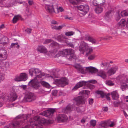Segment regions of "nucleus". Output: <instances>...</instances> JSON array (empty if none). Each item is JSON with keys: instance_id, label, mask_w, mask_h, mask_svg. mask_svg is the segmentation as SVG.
I'll list each match as a JSON object with an SVG mask.
<instances>
[{"instance_id": "1", "label": "nucleus", "mask_w": 128, "mask_h": 128, "mask_svg": "<svg viewBox=\"0 0 128 128\" xmlns=\"http://www.w3.org/2000/svg\"><path fill=\"white\" fill-rule=\"evenodd\" d=\"M62 54L66 56L70 60L73 59H76V57L74 54V50L70 49H67L60 52Z\"/></svg>"}, {"instance_id": "2", "label": "nucleus", "mask_w": 128, "mask_h": 128, "mask_svg": "<svg viewBox=\"0 0 128 128\" xmlns=\"http://www.w3.org/2000/svg\"><path fill=\"white\" fill-rule=\"evenodd\" d=\"M116 80L122 82L121 88L122 90H124L126 88L128 87V78L126 77L119 76L116 78Z\"/></svg>"}, {"instance_id": "3", "label": "nucleus", "mask_w": 128, "mask_h": 128, "mask_svg": "<svg viewBox=\"0 0 128 128\" xmlns=\"http://www.w3.org/2000/svg\"><path fill=\"white\" fill-rule=\"evenodd\" d=\"M22 122L21 121H15L14 120L12 123L8 125L4 126V128H17L18 126L22 125Z\"/></svg>"}, {"instance_id": "4", "label": "nucleus", "mask_w": 128, "mask_h": 128, "mask_svg": "<svg viewBox=\"0 0 128 128\" xmlns=\"http://www.w3.org/2000/svg\"><path fill=\"white\" fill-rule=\"evenodd\" d=\"M46 122L47 121L44 118H40L39 122H38V124L37 123H34V122H30V123H32L33 128H42V124H45Z\"/></svg>"}, {"instance_id": "5", "label": "nucleus", "mask_w": 128, "mask_h": 128, "mask_svg": "<svg viewBox=\"0 0 128 128\" xmlns=\"http://www.w3.org/2000/svg\"><path fill=\"white\" fill-rule=\"evenodd\" d=\"M78 9L81 11V13L83 15H85L89 11V6L87 5H81L78 6Z\"/></svg>"}, {"instance_id": "6", "label": "nucleus", "mask_w": 128, "mask_h": 128, "mask_svg": "<svg viewBox=\"0 0 128 128\" xmlns=\"http://www.w3.org/2000/svg\"><path fill=\"white\" fill-rule=\"evenodd\" d=\"M29 86H31L34 89L36 90L40 86V84L36 80V78L31 80L29 82Z\"/></svg>"}, {"instance_id": "7", "label": "nucleus", "mask_w": 128, "mask_h": 128, "mask_svg": "<svg viewBox=\"0 0 128 128\" xmlns=\"http://www.w3.org/2000/svg\"><path fill=\"white\" fill-rule=\"evenodd\" d=\"M78 40L74 38L72 40L67 39L65 40V42L69 46L74 48L75 44H78L77 42Z\"/></svg>"}, {"instance_id": "8", "label": "nucleus", "mask_w": 128, "mask_h": 128, "mask_svg": "<svg viewBox=\"0 0 128 128\" xmlns=\"http://www.w3.org/2000/svg\"><path fill=\"white\" fill-rule=\"evenodd\" d=\"M45 9L48 12H49L50 13H52L53 12H54V9H56L57 10L58 8V5L54 3L50 6L49 5H47L46 6Z\"/></svg>"}, {"instance_id": "9", "label": "nucleus", "mask_w": 128, "mask_h": 128, "mask_svg": "<svg viewBox=\"0 0 128 128\" xmlns=\"http://www.w3.org/2000/svg\"><path fill=\"white\" fill-rule=\"evenodd\" d=\"M55 82L57 84L61 85V86L62 87H64L68 84L66 79L64 77L61 78V79H56L55 80Z\"/></svg>"}, {"instance_id": "10", "label": "nucleus", "mask_w": 128, "mask_h": 128, "mask_svg": "<svg viewBox=\"0 0 128 128\" xmlns=\"http://www.w3.org/2000/svg\"><path fill=\"white\" fill-rule=\"evenodd\" d=\"M110 122V120H103L99 123L98 128H107Z\"/></svg>"}, {"instance_id": "11", "label": "nucleus", "mask_w": 128, "mask_h": 128, "mask_svg": "<svg viewBox=\"0 0 128 128\" xmlns=\"http://www.w3.org/2000/svg\"><path fill=\"white\" fill-rule=\"evenodd\" d=\"M35 99L36 96L34 94L31 92H29L26 96L24 100L26 101L30 102Z\"/></svg>"}, {"instance_id": "12", "label": "nucleus", "mask_w": 128, "mask_h": 128, "mask_svg": "<svg viewBox=\"0 0 128 128\" xmlns=\"http://www.w3.org/2000/svg\"><path fill=\"white\" fill-rule=\"evenodd\" d=\"M43 109H42V110H40L38 109H34L33 110H28V111L34 112H40L41 111H43L42 112H47V111H48V112H55L57 111L56 108H48L46 109V110L44 111H43Z\"/></svg>"}, {"instance_id": "13", "label": "nucleus", "mask_w": 128, "mask_h": 128, "mask_svg": "<svg viewBox=\"0 0 128 128\" xmlns=\"http://www.w3.org/2000/svg\"><path fill=\"white\" fill-rule=\"evenodd\" d=\"M26 74L24 73H21L20 76H16L14 80L16 81H25L27 79Z\"/></svg>"}, {"instance_id": "14", "label": "nucleus", "mask_w": 128, "mask_h": 128, "mask_svg": "<svg viewBox=\"0 0 128 128\" xmlns=\"http://www.w3.org/2000/svg\"><path fill=\"white\" fill-rule=\"evenodd\" d=\"M118 66H115L108 70L106 73L108 76H111L115 74L118 70Z\"/></svg>"}, {"instance_id": "15", "label": "nucleus", "mask_w": 128, "mask_h": 128, "mask_svg": "<svg viewBox=\"0 0 128 128\" xmlns=\"http://www.w3.org/2000/svg\"><path fill=\"white\" fill-rule=\"evenodd\" d=\"M18 98V96L16 92H11L8 96V99L10 101L13 102L15 100Z\"/></svg>"}, {"instance_id": "16", "label": "nucleus", "mask_w": 128, "mask_h": 128, "mask_svg": "<svg viewBox=\"0 0 128 128\" xmlns=\"http://www.w3.org/2000/svg\"><path fill=\"white\" fill-rule=\"evenodd\" d=\"M88 45L87 43L83 41L82 42L80 46L79 50L83 53L88 49Z\"/></svg>"}, {"instance_id": "17", "label": "nucleus", "mask_w": 128, "mask_h": 128, "mask_svg": "<svg viewBox=\"0 0 128 128\" xmlns=\"http://www.w3.org/2000/svg\"><path fill=\"white\" fill-rule=\"evenodd\" d=\"M52 75H50L48 74H45L44 73H43L40 74L39 75H37L36 77L37 78H42V76H44L45 77H50L52 78H57L58 77V76L56 75L55 73H53Z\"/></svg>"}, {"instance_id": "18", "label": "nucleus", "mask_w": 128, "mask_h": 128, "mask_svg": "<svg viewBox=\"0 0 128 128\" xmlns=\"http://www.w3.org/2000/svg\"><path fill=\"white\" fill-rule=\"evenodd\" d=\"M67 116L64 114H59L57 117L58 120L59 122H63L68 119Z\"/></svg>"}, {"instance_id": "19", "label": "nucleus", "mask_w": 128, "mask_h": 128, "mask_svg": "<svg viewBox=\"0 0 128 128\" xmlns=\"http://www.w3.org/2000/svg\"><path fill=\"white\" fill-rule=\"evenodd\" d=\"M86 82L84 81L80 82L78 83L72 89V90L73 91H75L77 90L79 88L82 87L84 85Z\"/></svg>"}, {"instance_id": "20", "label": "nucleus", "mask_w": 128, "mask_h": 128, "mask_svg": "<svg viewBox=\"0 0 128 128\" xmlns=\"http://www.w3.org/2000/svg\"><path fill=\"white\" fill-rule=\"evenodd\" d=\"M85 70L91 73L92 74L98 72V69L95 68L92 66L86 67Z\"/></svg>"}, {"instance_id": "21", "label": "nucleus", "mask_w": 128, "mask_h": 128, "mask_svg": "<svg viewBox=\"0 0 128 128\" xmlns=\"http://www.w3.org/2000/svg\"><path fill=\"white\" fill-rule=\"evenodd\" d=\"M74 100L76 101V103L77 105H79L80 104L82 103L84 100V97L82 96H78L77 98H75Z\"/></svg>"}, {"instance_id": "22", "label": "nucleus", "mask_w": 128, "mask_h": 128, "mask_svg": "<svg viewBox=\"0 0 128 128\" xmlns=\"http://www.w3.org/2000/svg\"><path fill=\"white\" fill-rule=\"evenodd\" d=\"M2 52L0 53V61L2 62L3 60H5L7 57L6 51L5 50L2 51Z\"/></svg>"}, {"instance_id": "23", "label": "nucleus", "mask_w": 128, "mask_h": 128, "mask_svg": "<svg viewBox=\"0 0 128 128\" xmlns=\"http://www.w3.org/2000/svg\"><path fill=\"white\" fill-rule=\"evenodd\" d=\"M105 2L104 0H94L92 4L95 6H96L98 4L103 5Z\"/></svg>"}, {"instance_id": "24", "label": "nucleus", "mask_w": 128, "mask_h": 128, "mask_svg": "<svg viewBox=\"0 0 128 128\" xmlns=\"http://www.w3.org/2000/svg\"><path fill=\"white\" fill-rule=\"evenodd\" d=\"M16 2H19L16 0H8L6 4V6L7 7L11 6Z\"/></svg>"}, {"instance_id": "25", "label": "nucleus", "mask_w": 128, "mask_h": 128, "mask_svg": "<svg viewBox=\"0 0 128 128\" xmlns=\"http://www.w3.org/2000/svg\"><path fill=\"white\" fill-rule=\"evenodd\" d=\"M96 93L98 95H100V96L102 98H104V96H105L106 98L108 100H110V97L106 95L103 92L101 91L98 90L96 91Z\"/></svg>"}, {"instance_id": "26", "label": "nucleus", "mask_w": 128, "mask_h": 128, "mask_svg": "<svg viewBox=\"0 0 128 128\" xmlns=\"http://www.w3.org/2000/svg\"><path fill=\"white\" fill-rule=\"evenodd\" d=\"M97 75L105 80L106 79L107 76L106 72L102 70H100L98 72Z\"/></svg>"}, {"instance_id": "27", "label": "nucleus", "mask_w": 128, "mask_h": 128, "mask_svg": "<svg viewBox=\"0 0 128 128\" xmlns=\"http://www.w3.org/2000/svg\"><path fill=\"white\" fill-rule=\"evenodd\" d=\"M36 50L42 53L46 52L47 51L46 48L43 46H38Z\"/></svg>"}, {"instance_id": "28", "label": "nucleus", "mask_w": 128, "mask_h": 128, "mask_svg": "<svg viewBox=\"0 0 128 128\" xmlns=\"http://www.w3.org/2000/svg\"><path fill=\"white\" fill-rule=\"evenodd\" d=\"M10 64L8 62H0V66L5 68L6 70L8 68Z\"/></svg>"}, {"instance_id": "29", "label": "nucleus", "mask_w": 128, "mask_h": 128, "mask_svg": "<svg viewBox=\"0 0 128 128\" xmlns=\"http://www.w3.org/2000/svg\"><path fill=\"white\" fill-rule=\"evenodd\" d=\"M72 109V106L70 104H69L66 107L62 109V112H71Z\"/></svg>"}, {"instance_id": "30", "label": "nucleus", "mask_w": 128, "mask_h": 128, "mask_svg": "<svg viewBox=\"0 0 128 128\" xmlns=\"http://www.w3.org/2000/svg\"><path fill=\"white\" fill-rule=\"evenodd\" d=\"M54 113V112H41L40 114L50 118L52 117Z\"/></svg>"}, {"instance_id": "31", "label": "nucleus", "mask_w": 128, "mask_h": 128, "mask_svg": "<svg viewBox=\"0 0 128 128\" xmlns=\"http://www.w3.org/2000/svg\"><path fill=\"white\" fill-rule=\"evenodd\" d=\"M100 5L99 6L95 8L94 11L97 14H99L101 13L103 10L102 6Z\"/></svg>"}, {"instance_id": "32", "label": "nucleus", "mask_w": 128, "mask_h": 128, "mask_svg": "<svg viewBox=\"0 0 128 128\" xmlns=\"http://www.w3.org/2000/svg\"><path fill=\"white\" fill-rule=\"evenodd\" d=\"M111 95L112 98L114 100H117L118 98L119 95L116 91L112 92Z\"/></svg>"}, {"instance_id": "33", "label": "nucleus", "mask_w": 128, "mask_h": 128, "mask_svg": "<svg viewBox=\"0 0 128 128\" xmlns=\"http://www.w3.org/2000/svg\"><path fill=\"white\" fill-rule=\"evenodd\" d=\"M111 11L109 10L106 13L104 17L106 20H108L110 19L111 16Z\"/></svg>"}, {"instance_id": "34", "label": "nucleus", "mask_w": 128, "mask_h": 128, "mask_svg": "<svg viewBox=\"0 0 128 128\" xmlns=\"http://www.w3.org/2000/svg\"><path fill=\"white\" fill-rule=\"evenodd\" d=\"M86 82V84H85L84 85V86H86V88H89L91 90L94 88V87L93 85L90 84H86V83H87L88 82Z\"/></svg>"}, {"instance_id": "35", "label": "nucleus", "mask_w": 128, "mask_h": 128, "mask_svg": "<svg viewBox=\"0 0 128 128\" xmlns=\"http://www.w3.org/2000/svg\"><path fill=\"white\" fill-rule=\"evenodd\" d=\"M126 22L124 19H122L120 22L118 23L119 26H121V27H123L125 26L126 24Z\"/></svg>"}, {"instance_id": "36", "label": "nucleus", "mask_w": 128, "mask_h": 128, "mask_svg": "<svg viewBox=\"0 0 128 128\" xmlns=\"http://www.w3.org/2000/svg\"><path fill=\"white\" fill-rule=\"evenodd\" d=\"M120 14L122 17L128 16V11L126 10L123 11L121 12Z\"/></svg>"}, {"instance_id": "37", "label": "nucleus", "mask_w": 128, "mask_h": 128, "mask_svg": "<svg viewBox=\"0 0 128 128\" xmlns=\"http://www.w3.org/2000/svg\"><path fill=\"white\" fill-rule=\"evenodd\" d=\"M41 84L47 88H49L50 86V84L47 82L44 81H41L40 82Z\"/></svg>"}, {"instance_id": "38", "label": "nucleus", "mask_w": 128, "mask_h": 128, "mask_svg": "<svg viewBox=\"0 0 128 128\" xmlns=\"http://www.w3.org/2000/svg\"><path fill=\"white\" fill-rule=\"evenodd\" d=\"M52 42L50 44V47L51 48H54L56 46H58V43L56 42L52 41Z\"/></svg>"}, {"instance_id": "39", "label": "nucleus", "mask_w": 128, "mask_h": 128, "mask_svg": "<svg viewBox=\"0 0 128 128\" xmlns=\"http://www.w3.org/2000/svg\"><path fill=\"white\" fill-rule=\"evenodd\" d=\"M90 93V92L87 90H84L80 92V94H81L82 96L84 94H86L87 95H88Z\"/></svg>"}, {"instance_id": "40", "label": "nucleus", "mask_w": 128, "mask_h": 128, "mask_svg": "<svg viewBox=\"0 0 128 128\" xmlns=\"http://www.w3.org/2000/svg\"><path fill=\"white\" fill-rule=\"evenodd\" d=\"M88 40L93 44H95L96 42V40H95L90 37H88Z\"/></svg>"}, {"instance_id": "41", "label": "nucleus", "mask_w": 128, "mask_h": 128, "mask_svg": "<svg viewBox=\"0 0 128 128\" xmlns=\"http://www.w3.org/2000/svg\"><path fill=\"white\" fill-rule=\"evenodd\" d=\"M11 48L12 47H16L17 48H18L20 47L19 45L18 44V43L16 42V43H12L10 46Z\"/></svg>"}, {"instance_id": "42", "label": "nucleus", "mask_w": 128, "mask_h": 128, "mask_svg": "<svg viewBox=\"0 0 128 128\" xmlns=\"http://www.w3.org/2000/svg\"><path fill=\"white\" fill-rule=\"evenodd\" d=\"M29 73L30 75L32 76L34 74H35L34 69L31 68L29 70Z\"/></svg>"}, {"instance_id": "43", "label": "nucleus", "mask_w": 128, "mask_h": 128, "mask_svg": "<svg viewBox=\"0 0 128 128\" xmlns=\"http://www.w3.org/2000/svg\"><path fill=\"white\" fill-rule=\"evenodd\" d=\"M19 15L15 16L13 19H12V21L13 23H15L16 22L18 19Z\"/></svg>"}, {"instance_id": "44", "label": "nucleus", "mask_w": 128, "mask_h": 128, "mask_svg": "<svg viewBox=\"0 0 128 128\" xmlns=\"http://www.w3.org/2000/svg\"><path fill=\"white\" fill-rule=\"evenodd\" d=\"M106 84L109 86H112L114 85V84L110 80H107L106 82Z\"/></svg>"}, {"instance_id": "45", "label": "nucleus", "mask_w": 128, "mask_h": 128, "mask_svg": "<svg viewBox=\"0 0 128 128\" xmlns=\"http://www.w3.org/2000/svg\"><path fill=\"white\" fill-rule=\"evenodd\" d=\"M74 33V32L72 31L68 32H66L65 34L67 36H70L73 35Z\"/></svg>"}, {"instance_id": "46", "label": "nucleus", "mask_w": 128, "mask_h": 128, "mask_svg": "<svg viewBox=\"0 0 128 128\" xmlns=\"http://www.w3.org/2000/svg\"><path fill=\"white\" fill-rule=\"evenodd\" d=\"M52 39H46L44 40L43 43L44 44H47L52 42Z\"/></svg>"}, {"instance_id": "47", "label": "nucleus", "mask_w": 128, "mask_h": 128, "mask_svg": "<svg viewBox=\"0 0 128 128\" xmlns=\"http://www.w3.org/2000/svg\"><path fill=\"white\" fill-rule=\"evenodd\" d=\"M122 104V102L117 101H116L114 102V104L115 107L118 106H120L121 104Z\"/></svg>"}, {"instance_id": "48", "label": "nucleus", "mask_w": 128, "mask_h": 128, "mask_svg": "<svg viewBox=\"0 0 128 128\" xmlns=\"http://www.w3.org/2000/svg\"><path fill=\"white\" fill-rule=\"evenodd\" d=\"M55 38L57 39L59 41H61L63 39V37L62 35H59L56 37Z\"/></svg>"}, {"instance_id": "49", "label": "nucleus", "mask_w": 128, "mask_h": 128, "mask_svg": "<svg viewBox=\"0 0 128 128\" xmlns=\"http://www.w3.org/2000/svg\"><path fill=\"white\" fill-rule=\"evenodd\" d=\"M78 70L80 71V72L82 74H85L86 73V72L84 70L82 67L80 66Z\"/></svg>"}, {"instance_id": "50", "label": "nucleus", "mask_w": 128, "mask_h": 128, "mask_svg": "<svg viewBox=\"0 0 128 128\" xmlns=\"http://www.w3.org/2000/svg\"><path fill=\"white\" fill-rule=\"evenodd\" d=\"M96 123V121L95 120H91L90 122V125L92 126H95Z\"/></svg>"}, {"instance_id": "51", "label": "nucleus", "mask_w": 128, "mask_h": 128, "mask_svg": "<svg viewBox=\"0 0 128 128\" xmlns=\"http://www.w3.org/2000/svg\"><path fill=\"white\" fill-rule=\"evenodd\" d=\"M41 118L38 116H35L34 118V120L35 121H37L38 122L36 123L38 124V122H39Z\"/></svg>"}, {"instance_id": "52", "label": "nucleus", "mask_w": 128, "mask_h": 128, "mask_svg": "<svg viewBox=\"0 0 128 128\" xmlns=\"http://www.w3.org/2000/svg\"><path fill=\"white\" fill-rule=\"evenodd\" d=\"M5 74H1L0 75V80L2 81L4 79Z\"/></svg>"}, {"instance_id": "53", "label": "nucleus", "mask_w": 128, "mask_h": 128, "mask_svg": "<svg viewBox=\"0 0 128 128\" xmlns=\"http://www.w3.org/2000/svg\"><path fill=\"white\" fill-rule=\"evenodd\" d=\"M35 75L36 76V74L39 73L41 72L40 71L38 68H35Z\"/></svg>"}, {"instance_id": "54", "label": "nucleus", "mask_w": 128, "mask_h": 128, "mask_svg": "<svg viewBox=\"0 0 128 128\" xmlns=\"http://www.w3.org/2000/svg\"><path fill=\"white\" fill-rule=\"evenodd\" d=\"M89 104L90 105H92L94 102V100L92 98H90L88 99Z\"/></svg>"}, {"instance_id": "55", "label": "nucleus", "mask_w": 128, "mask_h": 128, "mask_svg": "<svg viewBox=\"0 0 128 128\" xmlns=\"http://www.w3.org/2000/svg\"><path fill=\"white\" fill-rule=\"evenodd\" d=\"M32 123H30V125H27L23 127L22 128H32L33 127H32Z\"/></svg>"}, {"instance_id": "56", "label": "nucleus", "mask_w": 128, "mask_h": 128, "mask_svg": "<svg viewBox=\"0 0 128 128\" xmlns=\"http://www.w3.org/2000/svg\"><path fill=\"white\" fill-rule=\"evenodd\" d=\"M78 0H69V1L73 4H76L78 2Z\"/></svg>"}, {"instance_id": "57", "label": "nucleus", "mask_w": 128, "mask_h": 128, "mask_svg": "<svg viewBox=\"0 0 128 128\" xmlns=\"http://www.w3.org/2000/svg\"><path fill=\"white\" fill-rule=\"evenodd\" d=\"M58 92V91L57 90H55L52 91V94L54 96H56Z\"/></svg>"}, {"instance_id": "58", "label": "nucleus", "mask_w": 128, "mask_h": 128, "mask_svg": "<svg viewBox=\"0 0 128 128\" xmlns=\"http://www.w3.org/2000/svg\"><path fill=\"white\" fill-rule=\"evenodd\" d=\"M64 9L61 7H59L57 9L58 12L59 11L62 12L64 11Z\"/></svg>"}, {"instance_id": "59", "label": "nucleus", "mask_w": 128, "mask_h": 128, "mask_svg": "<svg viewBox=\"0 0 128 128\" xmlns=\"http://www.w3.org/2000/svg\"><path fill=\"white\" fill-rule=\"evenodd\" d=\"M95 58L94 56L93 55H91L88 58V59L90 60H92L94 59Z\"/></svg>"}, {"instance_id": "60", "label": "nucleus", "mask_w": 128, "mask_h": 128, "mask_svg": "<svg viewBox=\"0 0 128 128\" xmlns=\"http://www.w3.org/2000/svg\"><path fill=\"white\" fill-rule=\"evenodd\" d=\"M52 28L53 29H56L58 30V26H56L55 25L51 24V25Z\"/></svg>"}, {"instance_id": "61", "label": "nucleus", "mask_w": 128, "mask_h": 128, "mask_svg": "<svg viewBox=\"0 0 128 128\" xmlns=\"http://www.w3.org/2000/svg\"><path fill=\"white\" fill-rule=\"evenodd\" d=\"M110 123H111V124H109V126L110 127H112L114 126L115 125V124L114 122H111Z\"/></svg>"}, {"instance_id": "62", "label": "nucleus", "mask_w": 128, "mask_h": 128, "mask_svg": "<svg viewBox=\"0 0 128 128\" xmlns=\"http://www.w3.org/2000/svg\"><path fill=\"white\" fill-rule=\"evenodd\" d=\"M53 121L51 120H48L47 121V124H51L53 123Z\"/></svg>"}, {"instance_id": "63", "label": "nucleus", "mask_w": 128, "mask_h": 128, "mask_svg": "<svg viewBox=\"0 0 128 128\" xmlns=\"http://www.w3.org/2000/svg\"><path fill=\"white\" fill-rule=\"evenodd\" d=\"M32 29L29 28H27L25 30V31L28 33H30L31 32Z\"/></svg>"}, {"instance_id": "64", "label": "nucleus", "mask_w": 128, "mask_h": 128, "mask_svg": "<svg viewBox=\"0 0 128 128\" xmlns=\"http://www.w3.org/2000/svg\"><path fill=\"white\" fill-rule=\"evenodd\" d=\"M93 51V50L92 48H91L89 49V50L88 52L86 54H90L92 53Z\"/></svg>"}]
</instances>
